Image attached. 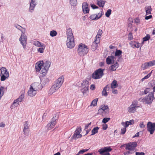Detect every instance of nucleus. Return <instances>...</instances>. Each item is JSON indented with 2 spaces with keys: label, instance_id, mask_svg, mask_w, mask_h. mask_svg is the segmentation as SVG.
<instances>
[{
  "label": "nucleus",
  "instance_id": "1",
  "mask_svg": "<svg viewBox=\"0 0 155 155\" xmlns=\"http://www.w3.org/2000/svg\"><path fill=\"white\" fill-rule=\"evenodd\" d=\"M67 40L66 45L68 48L72 49L75 46L74 41V38L72 32V30L71 28H69L67 31Z\"/></svg>",
  "mask_w": 155,
  "mask_h": 155
},
{
  "label": "nucleus",
  "instance_id": "2",
  "mask_svg": "<svg viewBox=\"0 0 155 155\" xmlns=\"http://www.w3.org/2000/svg\"><path fill=\"white\" fill-rule=\"evenodd\" d=\"M89 51L87 46L84 44L81 43L77 48V52L79 56H83L86 55Z\"/></svg>",
  "mask_w": 155,
  "mask_h": 155
},
{
  "label": "nucleus",
  "instance_id": "3",
  "mask_svg": "<svg viewBox=\"0 0 155 155\" xmlns=\"http://www.w3.org/2000/svg\"><path fill=\"white\" fill-rule=\"evenodd\" d=\"M154 99V94L153 92H150L148 96H146L143 99L140 98L138 99V101H142L143 103L148 104L151 103Z\"/></svg>",
  "mask_w": 155,
  "mask_h": 155
},
{
  "label": "nucleus",
  "instance_id": "4",
  "mask_svg": "<svg viewBox=\"0 0 155 155\" xmlns=\"http://www.w3.org/2000/svg\"><path fill=\"white\" fill-rule=\"evenodd\" d=\"M104 69L99 68L96 70L92 74V78L95 79H99L104 75Z\"/></svg>",
  "mask_w": 155,
  "mask_h": 155
},
{
  "label": "nucleus",
  "instance_id": "5",
  "mask_svg": "<svg viewBox=\"0 0 155 155\" xmlns=\"http://www.w3.org/2000/svg\"><path fill=\"white\" fill-rule=\"evenodd\" d=\"M137 146V144L136 142H130L125 144V149L135 151L134 150Z\"/></svg>",
  "mask_w": 155,
  "mask_h": 155
},
{
  "label": "nucleus",
  "instance_id": "6",
  "mask_svg": "<svg viewBox=\"0 0 155 155\" xmlns=\"http://www.w3.org/2000/svg\"><path fill=\"white\" fill-rule=\"evenodd\" d=\"M37 4V0H31L29 8V12H30L32 13L34 12L35 8Z\"/></svg>",
  "mask_w": 155,
  "mask_h": 155
},
{
  "label": "nucleus",
  "instance_id": "7",
  "mask_svg": "<svg viewBox=\"0 0 155 155\" xmlns=\"http://www.w3.org/2000/svg\"><path fill=\"white\" fill-rule=\"evenodd\" d=\"M58 119V114H55L51 121L47 124V126H54L56 125Z\"/></svg>",
  "mask_w": 155,
  "mask_h": 155
},
{
  "label": "nucleus",
  "instance_id": "8",
  "mask_svg": "<svg viewBox=\"0 0 155 155\" xmlns=\"http://www.w3.org/2000/svg\"><path fill=\"white\" fill-rule=\"evenodd\" d=\"M19 40L21 44L22 45L23 48L25 49L26 47L27 41V38L26 35L21 34V37L19 38Z\"/></svg>",
  "mask_w": 155,
  "mask_h": 155
},
{
  "label": "nucleus",
  "instance_id": "9",
  "mask_svg": "<svg viewBox=\"0 0 155 155\" xmlns=\"http://www.w3.org/2000/svg\"><path fill=\"white\" fill-rule=\"evenodd\" d=\"M104 112L107 114L109 112V109L107 105H101L100 107V109L98 110V113L101 114Z\"/></svg>",
  "mask_w": 155,
  "mask_h": 155
},
{
  "label": "nucleus",
  "instance_id": "10",
  "mask_svg": "<svg viewBox=\"0 0 155 155\" xmlns=\"http://www.w3.org/2000/svg\"><path fill=\"white\" fill-rule=\"evenodd\" d=\"M81 131V127H79L75 131L72 137L73 139H76L81 138L82 136L80 134Z\"/></svg>",
  "mask_w": 155,
  "mask_h": 155
},
{
  "label": "nucleus",
  "instance_id": "11",
  "mask_svg": "<svg viewBox=\"0 0 155 155\" xmlns=\"http://www.w3.org/2000/svg\"><path fill=\"white\" fill-rule=\"evenodd\" d=\"M137 101H134L131 105L129 107L128 111L130 113H134L136 110V108H137L139 106H137Z\"/></svg>",
  "mask_w": 155,
  "mask_h": 155
},
{
  "label": "nucleus",
  "instance_id": "12",
  "mask_svg": "<svg viewBox=\"0 0 155 155\" xmlns=\"http://www.w3.org/2000/svg\"><path fill=\"white\" fill-rule=\"evenodd\" d=\"M64 77L63 76L60 77L57 80L55 81L54 84L60 88L64 82Z\"/></svg>",
  "mask_w": 155,
  "mask_h": 155
},
{
  "label": "nucleus",
  "instance_id": "13",
  "mask_svg": "<svg viewBox=\"0 0 155 155\" xmlns=\"http://www.w3.org/2000/svg\"><path fill=\"white\" fill-rule=\"evenodd\" d=\"M112 150L110 147H104L103 148L100 149L98 152L100 154H102L104 153H109V152L110 151Z\"/></svg>",
  "mask_w": 155,
  "mask_h": 155
},
{
  "label": "nucleus",
  "instance_id": "14",
  "mask_svg": "<svg viewBox=\"0 0 155 155\" xmlns=\"http://www.w3.org/2000/svg\"><path fill=\"white\" fill-rule=\"evenodd\" d=\"M82 8L83 11L84 13L86 14L89 12V9L88 7V5L87 2H84L83 3Z\"/></svg>",
  "mask_w": 155,
  "mask_h": 155
},
{
  "label": "nucleus",
  "instance_id": "15",
  "mask_svg": "<svg viewBox=\"0 0 155 155\" xmlns=\"http://www.w3.org/2000/svg\"><path fill=\"white\" fill-rule=\"evenodd\" d=\"M43 61H40L36 63L35 68L37 71H39L41 69V68L44 67L43 66Z\"/></svg>",
  "mask_w": 155,
  "mask_h": 155
},
{
  "label": "nucleus",
  "instance_id": "16",
  "mask_svg": "<svg viewBox=\"0 0 155 155\" xmlns=\"http://www.w3.org/2000/svg\"><path fill=\"white\" fill-rule=\"evenodd\" d=\"M30 87L37 91L41 88V85L38 82H35L31 85Z\"/></svg>",
  "mask_w": 155,
  "mask_h": 155
},
{
  "label": "nucleus",
  "instance_id": "17",
  "mask_svg": "<svg viewBox=\"0 0 155 155\" xmlns=\"http://www.w3.org/2000/svg\"><path fill=\"white\" fill-rule=\"evenodd\" d=\"M59 88H60L59 87L54 84L49 89V94H52L58 90Z\"/></svg>",
  "mask_w": 155,
  "mask_h": 155
},
{
  "label": "nucleus",
  "instance_id": "18",
  "mask_svg": "<svg viewBox=\"0 0 155 155\" xmlns=\"http://www.w3.org/2000/svg\"><path fill=\"white\" fill-rule=\"evenodd\" d=\"M115 59V57L114 56H108L106 58V63L108 64H110L112 63H114Z\"/></svg>",
  "mask_w": 155,
  "mask_h": 155
},
{
  "label": "nucleus",
  "instance_id": "19",
  "mask_svg": "<svg viewBox=\"0 0 155 155\" xmlns=\"http://www.w3.org/2000/svg\"><path fill=\"white\" fill-rule=\"evenodd\" d=\"M28 95L30 97H33L36 94V91L30 87L28 92Z\"/></svg>",
  "mask_w": 155,
  "mask_h": 155
},
{
  "label": "nucleus",
  "instance_id": "20",
  "mask_svg": "<svg viewBox=\"0 0 155 155\" xmlns=\"http://www.w3.org/2000/svg\"><path fill=\"white\" fill-rule=\"evenodd\" d=\"M134 122L133 120H130L129 121H126L125 122H122L121 124L123 126H128L129 125H133Z\"/></svg>",
  "mask_w": 155,
  "mask_h": 155
},
{
  "label": "nucleus",
  "instance_id": "21",
  "mask_svg": "<svg viewBox=\"0 0 155 155\" xmlns=\"http://www.w3.org/2000/svg\"><path fill=\"white\" fill-rule=\"evenodd\" d=\"M130 44L131 47L133 48H139L140 45V44L137 42L131 41L130 43Z\"/></svg>",
  "mask_w": 155,
  "mask_h": 155
},
{
  "label": "nucleus",
  "instance_id": "22",
  "mask_svg": "<svg viewBox=\"0 0 155 155\" xmlns=\"http://www.w3.org/2000/svg\"><path fill=\"white\" fill-rule=\"evenodd\" d=\"M118 67V64L117 62H116L114 65H112L109 68V70L111 71H115L116 68Z\"/></svg>",
  "mask_w": 155,
  "mask_h": 155
},
{
  "label": "nucleus",
  "instance_id": "23",
  "mask_svg": "<svg viewBox=\"0 0 155 155\" xmlns=\"http://www.w3.org/2000/svg\"><path fill=\"white\" fill-rule=\"evenodd\" d=\"M97 4L100 7L103 8L105 3V1L103 0H97Z\"/></svg>",
  "mask_w": 155,
  "mask_h": 155
},
{
  "label": "nucleus",
  "instance_id": "24",
  "mask_svg": "<svg viewBox=\"0 0 155 155\" xmlns=\"http://www.w3.org/2000/svg\"><path fill=\"white\" fill-rule=\"evenodd\" d=\"M51 62L49 61H46L44 63L43 62V66L46 69H48L51 65Z\"/></svg>",
  "mask_w": 155,
  "mask_h": 155
},
{
  "label": "nucleus",
  "instance_id": "25",
  "mask_svg": "<svg viewBox=\"0 0 155 155\" xmlns=\"http://www.w3.org/2000/svg\"><path fill=\"white\" fill-rule=\"evenodd\" d=\"M0 72L2 75H5L7 74H9V73L7 71L6 68L5 67H2L0 68Z\"/></svg>",
  "mask_w": 155,
  "mask_h": 155
},
{
  "label": "nucleus",
  "instance_id": "26",
  "mask_svg": "<svg viewBox=\"0 0 155 155\" xmlns=\"http://www.w3.org/2000/svg\"><path fill=\"white\" fill-rule=\"evenodd\" d=\"M89 82L85 80H84L81 85V87H85L87 89V87H89Z\"/></svg>",
  "mask_w": 155,
  "mask_h": 155
},
{
  "label": "nucleus",
  "instance_id": "27",
  "mask_svg": "<svg viewBox=\"0 0 155 155\" xmlns=\"http://www.w3.org/2000/svg\"><path fill=\"white\" fill-rule=\"evenodd\" d=\"M145 9L146 10V15H148V14H151V6H146L145 8Z\"/></svg>",
  "mask_w": 155,
  "mask_h": 155
},
{
  "label": "nucleus",
  "instance_id": "28",
  "mask_svg": "<svg viewBox=\"0 0 155 155\" xmlns=\"http://www.w3.org/2000/svg\"><path fill=\"white\" fill-rule=\"evenodd\" d=\"M155 127H147V130L150 132V134H152L155 131Z\"/></svg>",
  "mask_w": 155,
  "mask_h": 155
},
{
  "label": "nucleus",
  "instance_id": "29",
  "mask_svg": "<svg viewBox=\"0 0 155 155\" xmlns=\"http://www.w3.org/2000/svg\"><path fill=\"white\" fill-rule=\"evenodd\" d=\"M118 85L117 82L116 80H114L111 84V87L112 89L116 88Z\"/></svg>",
  "mask_w": 155,
  "mask_h": 155
},
{
  "label": "nucleus",
  "instance_id": "30",
  "mask_svg": "<svg viewBox=\"0 0 155 155\" xmlns=\"http://www.w3.org/2000/svg\"><path fill=\"white\" fill-rule=\"evenodd\" d=\"M5 87L2 86H1L0 88V100L1 99L2 97L4 94V91L5 90Z\"/></svg>",
  "mask_w": 155,
  "mask_h": 155
},
{
  "label": "nucleus",
  "instance_id": "31",
  "mask_svg": "<svg viewBox=\"0 0 155 155\" xmlns=\"http://www.w3.org/2000/svg\"><path fill=\"white\" fill-rule=\"evenodd\" d=\"M41 48H38L37 51L41 53H42L44 52V50L45 49V46L44 44H42V45L40 46Z\"/></svg>",
  "mask_w": 155,
  "mask_h": 155
},
{
  "label": "nucleus",
  "instance_id": "32",
  "mask_svg": "<svg viewBox=\"0 0 155 155\" xmlns=\"http://www.w3.org/2000/svg\"><path fill=\"white\" fill-rule=\"evenodd\" d=\"M90 18L91 19L94 20L98 19H97V15L96 14H93L91 15L90 17Z\"/></svg>",
  "mask_w": 155,
  "mask_h": 155
},
{
  "label": "nucleus",
  "instance_id": "33",
  "mask_svg": "<svg viewBox=\"0 0 155 155\" xmlns=\"http://www.w3.org/2000/svg\"><path fill=\"white\" fill-rule=\"evenodd\" d=\"M99 128L98 127H94L91 131L92 134L91 135H93L97 133L98 132V130Z\"/></svg>",
  "mask_w": 155,
  "mask_h": 155
},
{
  "label": "nucleus",
  "instance_id": "34",
  "mask_svg": "<svg viewBox=\"0 0 155 155\" xmlns=\"http://www.w3.org/2000/svg\"><path fill=\"white\" fill-rule=\"evenodd\" d=\"M97 44L93 42L91 45V50L92 51H95L97 48Z\"/></svg>",
  "mask_w": 155,
  "mask_h": 155
},
{
  "label": "nucleus",
  "instance_id": "35",
  "mask_svg": "<svg viewBox=\"0 0 155 155\" xmlns=\"http://www.w3.org/2000/svg\"><path fill=\"white\" fill-rule=\"evenodd\" d=\"M24 98V96L23 94H21V95L18 98L16 99L18 102H20L22 101L23 99Z\"/></svg>",
  "mask_w": 155,
  "mask_h": 155
},
{
  "label": "nucleus",
  "instance_id": "36",
  "mask_svg": "<svg viewBox=\"0 0 155 155\" xmlns=\"http://www.w3.org/2000/svg\"><path fill=\"white\" fill-rule=\"evenodd\" d=\"M48 69H46L45 67H42L41 69L39 71L40 73H41L43 75H45Z\"/></svg>",
  "mask_w": 155,
  "mask_h": 155
},
{
  "label": "nucleus",
  "instance_id": "37",
  "mask_svg": "<svg viewBox=\"0 0 155 155\" xmlns=\"http://www.w3.org/2000/svg\"><path fill=\"white\" fill-rule=\"evenodd\" d=\"M98 100L97 98H95L93 100L90 106H96Z\"/></svg>",
  "mask_w": 155,
  "mask_h": 155
},
{
  "label": "nucleus",
  "instance_id": "38",
  "mask_svg": "<svg viewBox=\"0 0 155 155\" xmlns=\"http://www.w3.org/2000/svg\"><path fill=\"white\" fill-rule=\"evenodd\" d=\"M70 4L73 6L76 5L77 4V0H69Z\"/></svg>",
  "mask_w": 155,
  "mask_h": 155
},
{
  "label": "nucleus",
  "instance_id": "39",
  "mask_svg": "<svg viewBox=\"0 0 155 155\" xmlns=\"http://www.w3.org/2000/svg\"><path fill=\"white\" fill-rule=\"evenodd\" d=\"M9 74H7L5 75H2L1 76V81H4L6 79L9 77Z\"/></svg>",
  "mask_w": 155,
  "mask_h": 155
},
{
  "label": "nucleus",
  "instance_id": "40",
  "mask_svg": "<svg viewBox=\"0 0 155 155\" xmlns=\"http://www.w3.org/2000/svg\"><path fill=\"white\" fill-rule=\"evenodd\" d=\"M100 37L96 36L94 38V42L98 44L100 41Z\"/></svg>",
  "mask_w": 155,
  "mask_h": 155
},
{
  "label": "nucleus",
  "instance_id": "41",
  "mask_svg": "<svg viewBox=\"0 0 155 155\" xmlns=\"http://www.w3.org/2000/svg\"><path fill=\"white\" fill-rule=\"evenodd\" d=\"M88 87H87V89L85 87H81V91L82 92L83 94L84 93H87L88 91Z\"/></svg>",
  "mask_w": 155,
  "mask_h": 155
},
{
  "label": "nucleus",
  "instance_id": "42",
  "mask_svg": "<svg viewBox=\"0 0 155 155\" xmlns=\"http://www.w3.org/2000/svg\"><path fill=\"white\" fill-rule=\"evenodd\" d=\"M135 152V151H133L130 150H128L127 151H126L124 152V155H129V154H131L134 153Z\"/></svg>",
  "mask_w": 155,
  "mask_h": 155
},
{
  "label": "nucleus",
  "instance_id": "43",
  "mask_svg": "<svg viewBox=\"0 0 155 155\" xmlns=\"http://www.w3.org/2000/svg\"><path fill=\"white\" fill-rule=\"evenodd\" d=\"M57 34V31L54 30H52L50 32V35L51 37H54L56 36Z\"/></svg>",
  "mask_w": 155,
  "mask_h": 155
},
{
  "label": "nucleus",
  "instance_id": "44",
  "mask_svg": "<svg viewBox=\"0 0 155 155\" xmlns=\"http://www.w3.org/2000/svg\"><path fill=\"white\" fill-rule=\"evenodd\" d=\"M29 132V129L28 127H24L23 130V132H24V134L26 135Z\"/></svg>",
  "mask_w": 155,
  "mask_h": 155
},
{
  "label": "nucleus",
  "instance_id": "45",
  "mask_svg": "<svg viewBox=\"0 0 155 155\" xmlns=\"http://www.w3.org/2000/svg\"><path fill=\"white\" fill-rule=\"evenodd\" d=\"M111 10L110 9H108L105 13V15L107 17H109L111 14Z\"/></svg>",
  "mask_w": 155,
  "mask_h": 155
},
{
  "label": "nucleus",
  "instance_id": "46",
  "mask_svg": "<svg viewBox=\"0 0 155 155\" xmlns=\"http://www.w3.org/2000/svg\"><path fill=\"white\" fill-rule=\"evenodd\" d=\"M122 52V51L120 50H117L116 51L115 53V56H119L121 55Z\"/></svg>",
  "mask_w": 155,
  "mask_h": 155
},
{
  "label": "nucleus",
  "instance_id": "47",
  "mask_svg": "<svg viewBox=\"0 0 155 155\" xmlns=\"http://www.w3.org/2000/svg\"><path fill=\"white\" fill-rule=\"evenodd\" d=\"M18 103L19 102H18L16 100H15L13 103V105L11 106L12 107H12L13 106H14L15 107H17L19 105Z\"/></svg>",
  "mask_w": 155,
  "mask_h": 155
},
{
  "label": "nucleus",
  "instance_id": "48",
  "mask_svg": "<svg viewBox=\"0 0 155 155\" xmlns=\"http://www.w3.org/2000/svg\"><path fill=\"white\" fill-rule=\"evenodd\" d=\"M33 44L38 47H40L42 45L40 42L37 41H34Z\"/></svg>",
  "mask_w": 155,
  "mask_h": 155
},
{
  "label": "nucleus",
  "instance_id": "49",
  "mask_svg": "<svg viewBox=\"0 0 155 155\" xmlns=\"http://www.w3.org/2000/svg\"><path fill=\"white\" fill-rule=\"evenodd\" d=\"M150 38V36L149 35H147L144 37L143 39V41H145L149 40Z\"/></svg>",
  "mask_w": 155,
  "mask_h": 155
},
{
  "label": "nucleus",
  "instance_id": "50",
  "mask_svg": "<svg viewBox=\"0 0 155 155\" xmlns=\"http://www.w3.org/2000/svg\"><path fill=\"white\" fill-rule=\"evenodd\" d=\"M142 66L143 69H145L148 68V67L149 66L148 63L146 62L144 63V64L142 65Z\"/></svg>",
  "mask_w": 155,
  "mask_h": 155
},
{
  "label": "nucleus",
  "instance_id": "51",
  "mask_svg": "<svg viewBox=\"0 0 155 155\" xmlns=\"http://www.w3.org/2000/svg\"><path fill=\"white\" fill-rule=\"evenodd\" d=\"M103 31L101 29H99L97 32V34L96 36L100 37L101 35L102 34Z\"/></svg>",
  "mask_w": 155,
  "mask_h": 155
},
{
  "label": "nucleus",
  "instance_id": "52",
  "mask_svg": "<svg viewBox=\"0 0 155 155\" xmlns=\"http://www.w3.org/2000/svg\"><path fill=\"white\" fill-rule=\"evenodd\" d=\"M124 127L123 128H122L121 129V134H124L126 130V127Z\"/></svg>",
  "mask_w": 155,
  "mask_h": 155
},
{
  "label": "nucleus",
  "instance_id": "53",
  "mask_svg": "<svg viewBox=\"0 0 155 155\" xmlns=\"http://www.w3.org/2000/svg\"><path fill=\"white\" fill-rule=\"evenodd\" d=\"M110 118L109 117H106L104 118L102 120V122L104 123H106L107 122H108L110 120Z\"/></svg>",
  "mask_w": 155,
  "mask_h": 155
},
{
  "label": "nucleus",
  "instance_id": "54",
  "mask_svg": "<svg viewBox=\"0 0 155 155\" xmlns=\"http://www.w3.org/2000/svg\"><path fill=\"white\" fill-rule=\"evenodd\" d=\"M88 150V149H84L81 150L79 151V153H80L81 154H83L85 152L87 151Z\"/></svg>",
  "mask_w": 155,
  "mask_h": 155
},
{
  "label": "nucleus",
  "instance_id": "55",
  "mask_svg": "<svg viewBox=\"0 0 155 155\" xmlns=\"http://www.w3.org/2000/svg\"><path fill=\"white\" fill-rule=\"evenodd\" d=\"M106 91H105V89H103L102 92V94L103 95H104L105 97H107V93Z\"/></svg>",
  "mask_w": 155,
  "mask_h": 155
},
{
  "label": "nucleus",
  "instance_id": "56",
  "mask_svg": "<svg viewBox=\"0 0 155 155\" xmlns=\"http://www.w3.org/2000/svg\"><path fill=\"white\" fill-rule=\"evenodd\" d=\"M103 14V12L102 11H101V13H99L97 15V19H99Z\"/></svg>",
  "mask_w": 155,
  "mask_h": 155
},
{
  "label": "nucleus",
  "instance_id": "57",
  "mask_svg": "<svg viewBox=\"0 0 155 155\" xmlns=\"http://www.w3.org/2000/svg\"><path fill=\"white\" fill-rule=\"evenodd\" d=\"M147 126H155V123L149 122L147 123Z\"/></svg>",
  "mask_w": 155,
  "mask_h": 155
},
{
  "label": "nucleus",
  "instance_id": "58",
  "mask_svg": "<svg viewBox=\"0 0 155 155\" xmlns=\"http://www.w3.org/2000/svg\"><path fill=\"white\" fill-rule=\"evenodd\" d=\"M128 39L130 40H131L133 39V35L131 33H130L128 34Z\"/></svg>",
  "mask_w": 155,
  "mask_h": 155
},
{
  "label": "nucleus",
  "instance_id": "59",
  "mask_svg": "<svg viewBox=\"0 0 155 155\" xmlns=\"http://www.w3.org/2000/svg\"><path fill=\"white\" fill-rule=\"evenodd\" d=\"M91 6L93 9L98 8V6L93 4H91Z\"/></svg>",
  "mask_w": 155,
  "mask_h": 155
},
{
  "label": "nucleus",
  "instance_id": "60",
  "mask_svg": "<svg viewBox=\"0 0 155 155\" xmlns=\"http://www.w3.org/2000/svg\"><path fill=\"white\" fill-rule=\"evenodd\" d=\"M15 27L17 28L19 30H21V29L22 28V27L21 26H20L19 25H15Z\"/></svg>",
  "mask_w": 155,
  "mask_h": 155
},
{
  "label": "nucleus",
  "instance_id": "61",
  "mask_svg": "<svg viewBox=\"0 0 155 155\" xmlns=\"http://www.w3.org/2000/svg\"><path fill=\"white\" fill-rule=\"evenodd\" d=\"M145 153L143 152H138L136 153V155H144Z\"/></svg>",
  "mask_w": 155,
  "mask_h": 155
},
{
  "label": "nucleus",
  "instance_id": "62",
  "mask_svg": "<svg viewBox=\"0 0 155 155\" xmlns=\"http://www.w3.org/2000/svg\"><path fill=\"white\" fill-rule=\"evenodd\" d=\"M95 88V86L94 84H91L90 86V89L92 90H94Z\"/></svg>",
  "mask_w": 155,
  "mask_h": 155
},
{
  "label": "nucleus",
  "instance_id": "63",
  "mask_svg": "<svg viewBox=\"0 0 155 155\" xmlns=\"http://www.w3.org/2000/svg\"><path fill=\"white\" fill-rule=\"evenodd\" d=\"M22 32V33L21 34H25V28H23L22 27V28L21 29V30H20Z\"/></svg>",
  "mask_w": 155,
  "mask_h": 155
},
{
  "label": "nucleus",
  "instance_id": "64",
  "mask_svg": "<svg viewBox=\"0 0 155 155\" xmlns=\"http://www.w3.org/2000/svg\"><path fill=\"white\" fill-rule=\"evenodd\" d=\"M150 91V89L147 88L144 91V94H147Z\"/></svg>",
  "mask_w": 155,
  "mask_h": 155
}]
</instances>
